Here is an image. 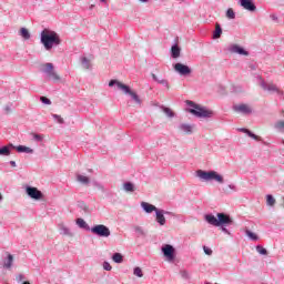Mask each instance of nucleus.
I'll return each instance as SVG.
<instances>
[{
    "instance_id": "obj_1",
    "label": "nucleus",
    "mask_w": 284,
    "mask_h": 284,
    "mask_svg": "<svg viewBox=\"0 0 284 284\" xmlns=\"http://www.w3.org/2000/svg\"><path fill=\"white\" fill-rule=\"evenodd\" d=\"M204 221L209 223V225H213V227H221V231L229 236L232 235L227 226L234 225V220L225 213H217L216 216L214 214L204 215Z\"/></svg>"
},
{
    "instance_id": "obj_2",
    "label": "nucleus",
    "mask_w": 284,
    "mask_h": 284,
    "mask_svg": "<svg viewBox=\"0 0 284 284\" xmlns=\"http://www.w3.org/2000/svg\"><path fill=\"white\" fill-rule=\"evenodd\" d=\"M40 42L42 43L44 50L50 52L52 48H57V45H61V37L59 33L52 30L44 29L40 33Z\"/></svg>"
},
{
    "instance_id": "obj_3",
    "label": "nucleus",
    "mask_w": 284,
    "mask_h": 284,
    "mask_svg": "<svg viewBox=\"0 0 284 284\" xmlns=\"http://www.w3.org/2000/svg\"><path fill=\"white\" fill-rule=\"evenodd\" d=\"M186 105H189V112L190 114H193V116H196L197 119H212L214 116V111L201 106L193 101L187 100Z\"/></svg>"
},
{
    "instance_id": "obj_4",
    "label": "nucleus",
    "mask_w": 284,
    "mask_h": 284,
    "mask_svg": "<svg viewBox=\"0 0 284 284\" xmlns=\"http://www.w3.org/2000/svg\"><path fill=\"white\" fill-rule=\"evenodd\" d=\"M109 88H116V90H121L123 94H129V97H131L132 101H134L136 105H141V103H143V101H141V98L139 97V94H136V92L132 91V89H130L129 85L123 84L119 80H111L109 82Z\"/></svg>"
},
{
    "instance_id": "obj_5",
    "label": "nucleus",
    "mask_w": 284,
    "mask_h": 284,
    "mask_svg": "<svg viewBox=\"0 0 284 284\" xmlns=\"http://www.w3.org/2000/svg\"><path fill=\"white\" fill-rule=\"evenodd\" d=\"M195 175L197 176V179H200V181H205L206 183L210 181H215L216 183H220V185H223V183H225L223 175H221L216 171L197 170L195 172Z\"/></svg>"
},
{
    "instance_id": "obj_6",
    "label": "nucleus",
    "mask_w": 284,
    "mask_h": 284,
    "mask_svg": "<svg viewBox=\"0 0 284 284\" xmlns=\"http://www.w3.org/2000/svg\"><path fill=\"white\" fill-rule=\"evenodd\" d=\"M260 85L265 92H274L277 97H284L283 90L278 89L274 82H265L263 78H260Z\"/></svg>"
},
{
    "instance_id": "obj_7",
    "label": "nucleus",
    "mask_w": 284,
    "mask_h": 284,
    "mask_svg": "<svg viewBox=\"0 0 284 284\" xmlns=\"http://www.w3.org/2000/svg\"><path fill=\"white\" fill-rule=\"evenodd\" d=\"M43 73L45 74L48 81H61V77L54 71V64L48 62L44 64Z\"/></svg>"
},
{
    "instance_id": "obj_8",
    "label": "nucleus",
    "mask_w": 284,
    "mask_h": 284,
    "mask_svg": "<svg viewBox=\"0 0 284 284\" xmlns=\"http://www.w3.org/2000/svg\"><path fill=\"white\" fill-rule=\"evenodd\" d=\"M92 234H95L97 236H101L103 239H108L110 236L111 232L110 229L103 224H98L91 227Z\"/></svg>"
},
{
    "instance_id": "obj_9",
    "label": "nucleus",
    "mask_w": 284,
    "mask_h": 284,
    "mask_svg": "<svg viewBox=\"0 0 284 284\" xmlns=\"http://www.w3.org/2000/svg\"><path fill=\"white\" fill-rule=\"evenodd\" d=\"M173 70L176 74H180V77H190V74H192V68L181 62L175 63Z\"/></svg>"
},
{
    "instance_id": "obj_10",
    "label": "nucleus",
    "mask_w": 284,
    "mask_h": 284,
    "mask_svg": "<svg viewBox=\"0 0 284 284\" xmlns=\"http://www.w3.org/2000/svg\"><path fill=\"white\" fill-rule=\"evenodd\" d=\"M162 253L169 263H172V261L176 258V250L170 244H165L162 246Z\"/></svg>"
},
{
    "instance_id": "obj_11",
    "label": "nucleus",
    "mask_w": 284,
    "mask_h": 284,
    "mask_svg": "<svg viewBox=\"0 0 284 284\" xmlns=\"http://www.w3.org/2000/svg\"><path fill=\"white\" fill-rule=\"evenodd\" d=\"M165 215L173 216L174 214L170 211L158 209V211H155V223L160 224L161 226L165 225V223H168V220H165Z\"/></svg>"
},
{
    "instance_id": "obj_12",
    "label": "nucleus",
    "mask_w": 284,
    "mask_h": 284,
    "mask_svg": "<svg viewBox=\"0 0 284 284\" xmlns=\"http://www.w3.org/2000/svg\"><path fill=\"white\" fill-rule=\"evenodd\" d=\"M26 194L29 199H33V201H41L43 199V193L34 186H26Z\"/></svg>"
},
{
    "instance_id": "obj_13",
    "label": "nucleus",
    "mask_w": 284,
    "mask_h": 284,
    "mask_svg": "<svg viewBox=\"0 0 284 284\" xmlns=\"http://www.w3.org/2000/svg\"><path fill=\"white\" fill-rule=\"evenodd\" d=\"M233 110L237 114H244V115H248V114H252V112H254V110L252 109V105L245 104V103L233 105Z\"/></svg>"
},
{
    "instance_id": "obj_14",
    "label": "nucleus",
    "mask_w": 284,
    "mask_h": 284,
    "mask_svg": "<svg viewBox=\"0 0 284 284\" xmlns=\"http://www.w3.org/2000/svg\"><path fill=\"white\" fill-rule=\"evenodd\" d=\"M231 54H240V57H250V51L239 44H230L227 48Z\"/></svg>"
},
{
    "instance_id": "obj_15",
    "label": "nucleus",
    "mask_w": 284,
    "mask_h": 284,
    "mask_svg": "<svg viewBox=\"0 0 284 284\" xmlns=\"http://www.w3.org/2000/svg\"><path fill=\"white\" fill-rule=\"evenodd\" d=\"M239 3L243 10H247V12H256L254 0H239Z\"/></svg>"
},
{
    "instance_id": "obj_16",
    "label": "nucleus",
    "mask_w": 284,
    "mask_h": 284,
    "mask_svg": "<svg viewBox=\"0 0 284 284\" xmlns=\"http://www.w3.org/2000/svg\"><path fill=\"white\" fill-rule=\"evenodd\" d=\"M178 132L181 134H194V124L180 123L178 125Z\"/></svg>"
},
{
    "instance_id": "obj_17",
    "label": "nucleus",
    "mask_w": 284,
    "mask_h": 284,
    "mask_svg": "<svg viewBox=\"0 0 284 284\" xmlns=\"http://www.w3.org/2000/svg\"><path fill=\"white\" fill-rule=\"evenodd\" d=\"M58 230L61 236H69V239H72V236H74L72 230H70V227H68L64 223L58 224Z\"/></svg>"
},
{
    "instance_id": "obj_18",
    "label": "nucleus",
    "mask_w": 284,
    "mask_h": 284,
    "mask_svg": "<svg viewBox=\"0 0 284 284\" xmlns=\"http://www.w3.org/2000/svg\"><path fill=\"white\" fill-rule=\"evenodd\" d=\"M141 207L146 214H152V212H155L159 210L154 204H150L148 202H141Z\"/></svg>"
},
{
    "instance_id": "obj_19",
    "label": "nucleus",
    "mask_w": 284,
    "mask_h": 284,
    "mask_svg": "<svg viewBox=\"0 0 284 284\" xmlns=\"http://www.w3.org/2000/svg\"><path fill=\"white\" fill-rule=\"evenodd\" d=\"M13 150H17V152H19V154H34V150L30 146H26V145H18L14 146L13 145Z\"/></svg>"
},
{
    "instance_id": "obj_20",
    "label": "nucleus",
    "mask_w": 284,
    "mask_h": 284,
    "mask_svg": "<svg viewBox=\"0 0 284 284\" xmlns=\"http://www.w3.org/2000/svg\"><path fill=\"white\" fill-rule=\"evenodd\" d=\"M237 132H243V134H247L250 139H253L254 141H263L262 136L254 134L252 131H250V129L240 128L237 129Z\"/></svg>"
},
{
    "instance_id": "obj_21",
    "label": "nucleus",
    "mask_w": 284,
    "mask_h": 284,
    "mask_svg": "<svg viewBox=\"0 0 284 284\" xmlns=\"http://www.w3.org/2000/svg\"><path fill=\"white\" fill-rule=\"evenodd\" d=\"M80 61L84 70H92V58L82 57L80 58Z\"/></svg>"
},
{
    "instance_id": "obj_22",
    "label": "nucleus",
    "mask_w": 284,
    "mask_h": 284,
    "mask_svg": "<svg viewBox=\"0 0 284 284\" xmlns=\"http://www.w3.org/2000/svg\"><path fill=\"white\" fill-rule=\"evenodd\" d=\"M152 79L153 81H155L156 83H159L160 85H163V88H165L166 90H170V82L165 79H160L159 77H156V74L152 73Z\"/></svg>"
},
{
    "instance_id": "obj_23",
    "label": "nucleus",
    "mask_w": 284,
    "mask_h": 284,
    "mask_svg": "<svg viewBox=\"0 0 284 284\" xmlns=\"http://www.w3.org/2000/svg\"><path fill=\"white\" fill-rule=\"evenodd\" d=\"M10 150H14V144L10 143L9 145L2 146L0 149V156H10Z\"/></svg>"
},
{
    "instance_id": "obj_24",
    "label": "nucleus",
    "mask_w": 284,
    "mask_h": 284,
    "mask_svg": "<svg viewBox=\"0 0 284 284\" xmlns=\"http://www.w3.org/2000/svg\"><path fill=\"white\" fill-rule=\"evenodd\" d=\"M171 57H172V59H179V57H181V48L179 47V44L172 45Z\"/></svg>"
},
{
    "instance_id": "obj_25",
    "label": "nucleus",
    "mask_w": 284,
    "mask_h": 284,
    "mask_svg": "<svg viewBox=\"0 0 284 284\" xmlns=\"http://www.w3.org/2000/svg\"><path fill=\"white\" fill-rule=\"evenodd\" d=\"M12 263H14V256H12V254H9L3 262L4 270H10L12 267Z\"/></svg>"
},
{
    "instance_id": "obj_26",
    "label": "nucleus",
    "mask_w": 284,
    "mask_h": 284,
    "mask_svg": "<svg viewBox=\"0 0 284 284\" xmlns=\"http://www.w3.org/2000/svg\"><path fill=\"white\" fill-rule=\"evenodd\" d=\"M223 34V29L221 28V24H215V30L213 32V39H221V36Z\"/></svg>"
},
{
    "instance_id": "obj_27",
    "label": "nucleus",
    "mask_w": 284,
    "mask_h": 284,
    "mask_svg": "<svg viewBox=\"0 0 284 284\" xmlns=\"http://www.w3.org/2000/svg\"><path fill=\"white\" fill-rule=\"evenodd\" d=\"M77 181L79 183H82V185H89L90 184V178H88L85 175H81V174L77 175Z\"/></svg>"
},
{
    "instance_id": "obj_28",
    "label": "nucleus",
    "mask_w": 284,
    "mask_h": 284,
    "mask_svg": "<svg viewBox=\"0 0 284 284\" xmlns=\"http://www.w3.org/2000/svg\"><path fill=\"white\" fill-rule=\"evenodd\" d=\"M266 205L268 207H274V205H276V199H274V195L272 194L266 195Z\"/></svg>"
},
{
    "instance_id": "obj_29",
    "label": "nucleus",
    "mask_w": 284,
    "mask_h": 284,
    "mask_svg": "<svg viewBox=\"0 0 284 284\" xmlns=\"http://www.w3.org/2000/svg\"><path fill=\"white\" fill-rule=\"evenodd\" d=\"M180 276L183 278V281H190V278H192V274H190V271L185 268L180 270Z\"/></svg>"
},
{
    "instance_id": "obj_30",
    "label": "nucleus",
    "mask_w": 284,
    "mask_h": 284,
    "mask_svg": "<svg viewBox=\"0 0 284 284\" xmlns=\"http://www.w3.org/2000/svg\"><path fill=\"white\" fill-rule=\"evenodd\" d=\"M20 37H22V39H24V41L30 40V31L27 28H21L20 29Z\"/></svg>"
},
{
    "instance_id": "obj_31",
    "label": "nucleus",
    "mask_w": 284,
    "mask_h": 284,
    "mask_svg": "<svg viewBox=\"0 0 284 284\" xmlns=\"http://www.w3.org/2000/svg\"><path fill=\"white\" fill-rule=\"evenodd\" d=\"M162 112L169 118V119H174L175 114L174 111H172V109L168 108V106H162Z\"/></svg>"
},
{
    "instance_id": "obj_32",
    "label": "nucleus",
    "mask_w": 284,
    "mask_h": 284,
    "mask_svg": "<svg viewBox=\"0 0 284 284\" xmlns=\"http://www.w3.org/2000/svg\"><path fill=\"white\" fill-rule=\"evenodd\" d=\"M123 190H124V192H134V190H136V187L134 186V183L125 182L123 184Z\"/></svg>"
},
{
    "instance_id": "obj_33",
    "label": "nucleus",
    "mask_w": 284,
    "mask_h": 284,
    "mask_svg": "<svg viewBox=\"0 0 284 284\" xmlns=\"http://www.w3.org/2000/svg\"><path fill=\"white\" fill-rule=\"evenodd\" d=\"M75 223L81 230H88V223L85 222V220L79 217L77 219Z\"/></svg>"
},
{
    "instance_id": "obj_34",
    "label": "nucleus",
    "mask_w": 284,
    "mask_h": 284,
    "mask_svg": "<svg viewBox=\"0 0 284 284\" xmlns=\"http://www.w3.org/2000/svg\"><path fill=\"white\" fill-rule=\"evenodd\" d=\"M274 128L277 130V132H284V121L278 120L274 123Z\"/></svg>"
},
{
    "instance_id": "obj_35",
    "label": "nucleus",
    "mask_w": 284,
    "mask_h": 284,
    "mask_svg": "<svg viewBox=\"0 0 284 284\" xmlns=\"http://www.w3.org/2000/svg\"><path fill=\"white\" fill-rule=\"evenodd\" d=\"M246 236L251 240V241H258V235H256V233L246 230L245 231Z\"/></svg>"
},
{
    "instance_id": "obj_36",
    "label": "nucleus",
    "mask_w": 284,
    "mask_h": 284,
    "mask_svg": "<svg viewBox=\"0 0 284 284\" xmlns=\"http://www.w3.org/2000/svg\"><path fill=\"white\" fill-rule=\"evenodd\" d=\"M113 263H122L123 262V255L121 253H114L112 255Z\"/></svg>"
},
{
    "instance_id": "obj_37",
    "label": "nucleus",
    "mask_w": 284,
    "mask_h": 284,
    "mask_svg": "<svg viewBox=\"0 0 284 284\" xmlns=\"http://www.w3.org/2000/svg\"><path fill=\"white\" fill-rule=\"evenodd\" d=\"M133 274L134 276H138V278H143V270L139 266L133 268Z\"/></svg>"
},
{
    "instance_id": "obj_38",
    "label": "nucleus",
    "mask_w": 284,
    "mask_h": 284,
    "mask_svg": "<svg viewBox=\"0 0 284 284\" xmlns=\"http://www.w3.org/2000/svg\"><path fill=\"white\" fill-rule=\"evenodd\" d=\"M32 136H33V141H37L38 143H41V141L45 139V135L39 134V133H33Z\"/></svg>"
},
{
    "instance_id": "obj_39",
    "label": "nucleus",
    "mask_w": 284,
    "mask_h": 284,
    "mask_svg": "<svg viewBox=\"0 0 284 284\" xmlns=\"http://www.w3.org/2000/svg\"><path fill=\"white\" fill-rule=\"evenodd\" d=\"M226 17H227V19H236V13L234 12V9H232V8L227 9Z\"/></svg>"
},
{
    "instance_id": "obj_40",
    "label": "nucleus",
    "mask_w": 284,
    "mask_h": 284,
    "mask_svg": "<svg viewBox=\"0 0 284 284\" xmlns=\"http://www.w3.org/2000/svg\"><path fill=\"white\" fill-rule=\"evenodd\" d=\"M255 250L258 254H262V256H265L267 254V250L261 245H257Z\"/></svg>"
},
{
    "instance_id": "obj_41",
    "label": "nucleus",
    "mask_w": 284,
    "mask_h": 284,
    "mask_svg": "<svg viewBox=\"0 0 284 284\" xmlns=\"http://www.w3.org/2000/svg\"><path fill=\"white\" fill-rule=\"evenodd\" d=\"M41 103H44V105H52V101L45 97L40 98Z\"/></svg>"
},
{
    "instance_id": "obj_42",
    "label": "nucleus",
    "mask_w": 284,
    "mask_h": 284,
    "mask_svg": "<svg viewBox=\"0 0 284 284\" xmlns=\"http://www.w3.org/2000/svg\"><path fill=\"white\" fill-rule=\"evenodd\" d=\"M134 232H135V234H139V236H143L145 234L143 232V227H141V226H135Z\"/></svg>"
},
{
    "instance_id": "obj_43",
    "label": "nucleus",
    "mask_w": 284,
    "mask_h": 284,
    "mask_svg": "<svg viewBox=\"0 0 284 284\" xmlns=\"http://www.w3.org/2000/svg\"><path fill=\"white\" fill-rule=\"evenodd\" d=\"M102 267L105 272H112V265H110L109 262H103Z\"/></svg>"
},
{
    "instance_id": "obj_44",
    "label": "nucleus",
    "mask_w": 284,
    "mask_h": 284,
    "mask_svg": "<svg viewBox=\"0 0 284 284\" xmlns=\"http://www.w3.org/2000/svg\"><path fill=\"white\" fill-rule=\"evenodd\" d=\"M203 250H204V253L207 255V256H212V248L207 247V246H203Z\"/></svg>"
},
{
    "instance_id": "obj_45",
    "label": "nucleus",
    "mask_w": 284,
    "mask_h": 284,
    "mask_svg": "<svg viewBox=\"0 0 284 284\" xmlns=\"http://www.w3.org/2000/svg\"><path fill=\"white\" fill-rule=\"evenodd\" d=\"M23 278H26L23 276V274H19V275L16 276V281H18V283H21V281H23Z\"/></svg>"
},
{
    "instance_id": "obj_46",
    "label": "nucleus",
    "mask_w": 284,
    "mask_h": 284,
    "mask_svg": "<svg viewBox=\"0 0 284 284\" xmlns=\"http://www.w3.org/2000/svg\"><path fill=\"white\" fill-rule=\"evenodd\" d=\"M229 189L232 190L233 192H236V185L234 184H229Z\"/></svg>"
},
{
    "instance_id": "obj_47",
    "label": "nucleus",
    "mask_w": 284,
    "mask_h": 284,
    "mask_svg": "<svg viewBox=\"0 0 284 284\" xmlns=\"http://www.w3.org/2000/svg\"><path fill=\"white\" fill-rule=\"evenodd\" d=\"M57 121H58V123H60L61 125L64 123L63 118H61V115L59 116V119H58Z\"/></svg>"
},
{
    "instance_id": "obj_48",
    "label": "nucleus",
    "mask_w": 284,
    "mask_h": 284,
    "mask_svg": "<svg viewBox=\"0 0 284 284\" xmlns=\"http://www.w3.org/2000/svg\"><path fill=\"white\" fill-rule=\"evenodd\" d=\"M10 165H11L12 168H17V162L10 161Z\"/></svg>"
},
{
    "instance_id": "obj_49",
    "label": "nucleus",
    "mask_w": 284,
    "mask_h": 284,
    "mask_svg": "<svg viewBox=\"0 0 284 284\" xmlns=\"http://www.w3.org/2000/svg\"><path fill=\"white\" fill-rule=\"evenodd\" d=\"M271 19H273V21H276L278 19V17H276V14H272Z\"/></svg>"
},
{
    "instance_id": "obj_50",
    "label": "nucleus",
    "mask_w": 284,
    "mask_h": 284,
    "mask_svg": "<svg viewBox=\"0 0 284 284\" xmlns=\"http://www.w3.org/2000/svg\"><path fill=\"white\" fill-rule=\"evenodd\" d=\"M53 119L58 120L61 115L59 114H52Z\"/></svg>"
},
{
    "instance_id": "obj_51",
    "label": "nucleus",
    "mask_w": 284,
    "mask_h": 284,
    "mask_svg": "<svg viewBox=\"0 0 284 284\" xmlns=\"http://www.w3.org/2000/svg\"><path fill=\"white\" fill-rule=\"evenodd\" d=\"M4 110H6L7 112H10V106L7 105V106L4 108Z\"/></svg>"
},
{
    "instance_id": "obj_52",
    "label": "nucleus",
    "mask_w": 284,
    "mask_h": 284,
    "mask_svg": "<svg viewBox=\"0 0 284 284\" xmlns=\"http://www.w3.org/2000/svg\"><path fill=\"white\" fill-rule=\"evenodd\" d=\"M3 201V195H1V193H0V202H2Z\"/></svg>"
},
{
    "instance_id": "obj_53",
    "label": "nucleus",
    "mask_w": 284,
    "mask_h": 284,
    "mask_svg": "<svg viewBox=\"0 0 284 284\" xmlns=\"http://www.w3.org/2000/svg\"><path fill=\"white\" fill-rule=\"evenodd\" d=\"M22 284H30V282H23Z\"/></svg>"
},
{
    "instance_id": "obj_54",
    "label": "nucleus",
    "mask_w": 284,
    "mask_h": 284,
    "mask_svg": "<svg viewBox=\"0 0 284 284\" xmlns=\"http://www.w3.org/2000/svg\"><path fill=\"white\" fill-rule=\"evenodd\" d=\"M102 3L105 2V0H100Z\"/></svg>"
},
{
    "instance_id": "obj_55",
    "label": "nucleus",
    "mask_w": 284,
    "mask_h": 284,
    "mask_svg": "<svg viewBox=\"0 0 284 284\" xmlns=\"http://www.w3.org/2000/svg\"><path fill=\"white\" fill-rule=\"evenodd\" d=\"M252 68V70H255V68L254 67H251Z\"/></svg>"
},
{
    "instance_id": "obj_56",
    "label": "nucleus",
    "mask_w": 284,
    "mask_h": 284,
    "mask_svg": "<svg viewBox=\"0 0 284 284\" xmlns=\"http://www.w3.org/2000/svg\"><path fill=\"white\" fill-rule=\"evenodd\" d=\"M178 1H185V0H178Z\"/></svg>"
}]
</instances>
